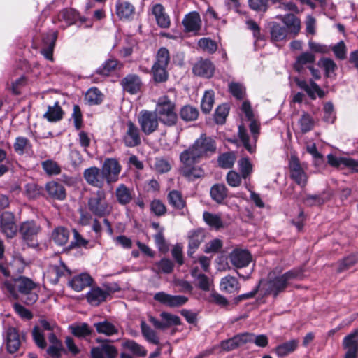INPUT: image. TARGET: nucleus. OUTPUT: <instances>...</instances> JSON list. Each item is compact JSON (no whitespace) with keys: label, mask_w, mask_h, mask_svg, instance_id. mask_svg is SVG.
I'll return each mask as SVG.
<instances>
[{"label":"nucleus","mask_w":358,"mask_h":358,"mask_svg":"<svg viewBox=\"0 0 358 358\" xmlns=\"http://www.w3.org/2000/svg\"><path fill=\"white\" fill-rule=\"evenodd\" d=\"M3 285L14 299H20L27 305H33L38 299V285L27 277L7 280Z\"/></svg>","instance_id":"1"},{"label":"nucleus","mask_w":358,"mask_h":358,"mask_svg":"<svg viewBox=\"0 0 358 358\" xmlns=\"http://www.w3.org/2000/svg\"><path fill=\"white\" fill-rule=\"evenodd\" d=\"M217 152V143L212 137L201 134L188 149L181 152L185 162L206 159Z\"/></svg>","instance_id":"2"},{"label":"nucleus","mask_w":358,"mask_h":358,"mask_svg":"<svg viewBox=\"0 0 358 358\" xmlns=\"http://www.w3.org/2000/svg\"><path fill=\"white\" fill-rule=\"evenodd\" d=\"M241 110L245 113L246 118L250 121L249 128L251 136H249L247 129L243 125L238 126V136L245 148L250 153H253L256 150V143L259 135L260 124L254 119L253 112L248 101H243Z\"/></svg>","instance_id":"3"},{"label":"nucleus","mask_w":358,"mask_h":358,"mask_svg":"<svg viewBox=\"0 0 358 358\" xmlns=\"http://www.w3.org/2000/svg\"><path fill=\"white\" fill-rule=\"evenodd\" d=\"M301 273V270L296 268L275 277L270 273L268 280L264 283L262 282V290L264 292V295H272L275 298L286 289L291 281L299 278Z\"/></svg>","instance_id":"4"},{"label":"nucleus","mask_w":358,"mask_h":358,"mask_svg":"<svg viewBox=\"0 0 358 358\" xmlns=\"http://www.w3.org/2000/svg\"><path fill=\"white\" fill-rule=\"evenodd\" d=\"M154 112L157 114L159 122L166 127L174 126L177 122L175 103L166 96L159 98Z\"/></svg>","instance_id":"5"},{"label":"nucleus","mask_w":358,"mask_h":358,"mask_svg":"<svg viewBox=\"0 0 358 358\" xmlns=\"http://www.w3.org/2000/svg\"><path fill=\"white\" fill-rule=\"evenodd\" d=\"M87 208L95 217H105L111 213L113 207L106 200V192L99 189L88 199Z\"/></svg>","instance_id":"6"},{"label":"nucleus","mask_w":358,"mask_h":358,"mask_svg":"<svg viewBox=\"0 0 358 358\" xmlns=\"http://www.w3.org/2000/svg\"><path fill=\"white\" fill-rule=\"evenodd\" d=\"M41 231V226L33 220L22 222L19 227V234L22 241L34 248L38 246V235Z\"/></svg>","instance_id":"7"},{"label":"nucleus","mask_w":358,"mask_h":358,"mask_svg":"<svg viewBox=\"0 0 358 358\" xmlns=\"http://www.w3.org/2000/svg\"><path fill=\"white\" fill-rule=\"evenodd\" d=\"M137 122L141 132L150 136L158 129L159 120L154 111L142 110L137 116Z\"/></svg>","instance_id":"8"},{"label":"nucleus","mask_w":358,"mask_h":358,"mask_svg":"<svg viewBox=\"0 0 358 358\" xmlns=\"http://www.w3.org/2000/svg\"><path fill=\"white\" fill-rule=\"evenodd\" d=\"M140 129L131 121L127 122L122 137L124 145L127 148H134L141 144Z\"/></svg>","instance_id":"9"},{"label":"nucleus","mask_w":358,"mask_h":358,"mask_svg":"<svg viewBox=\"0 0 358 358\" xmlns=\"http://www.w3.org/2000/svg\"><path fill=\"white\" fill-rule=\"evenodd\" d=\"M121 170V165L115 158L106 159L102 166V172L108 184L118 180Z\"/></svg>","instance_id":"10"},{"label":"nucleus","mask_w":358,"mask_h":358,"mask_svg":"<svg viewBox=\"0 0 358 358\" xmlns=\"http://www.w3.org/2000/svg\"><path fill=\"white\" fill-rule=\"evenodd\" d=\"M0 231L8 238H13L16 235L17 227L13 213L5 211L0 215Z\"/></svg>","instance_id":"11"},{"label":"nucleus","mask_w":358,"mask_h":358,"mask_svg":"<svg viewBox=\"0 0 358 358\" xmlns=\"http://www.w3.org/2000/svg\"><path fill=\"white\" fill-rule=\"evenodd\" d=\"M290 177L299 186L304 187L308 181V176L298 158L292 157L289 164Z\"/></svg>","instance_id":"12"},{"label":"nucleus","mask_w":358,"mask_h":358,"mask_svg":"<svg viewBox=\"0 0 358 358\" xmlns=\"http://www.w3.org/2000/svg\"><path fill=\"white\" fill-rule=\"evenodd\" d=\"M153 299L159 303L170 307H179L185 304L188 298L181 295H171L164 292H159L154 295Z\"/></svg>","instance_id":"13"},{"label":"nucleus","mask_w":358,"mask_h":358,"mask_svg":"<svg viewBox=\"0 0 358 358\" xmlns=\"http://www.w3.org/2000/svg\"><path fill=\"white\" fill-rule=\"evenodd\" d=\"M83 178L88 185L100 189L103 187L106 180L102 170L96 166L86 169L83 171Z\"/></svg>","instance_id":"14"},{"label":"nucleus","mask_w":358,"mask_h":358,"mask_svg":"<svg viewBox=\"0 0 358 358\" xmlns=\"http://www.w3.org/2000/svg\"><path fill=\"white\" fill-rule=\"evenodd\" d=\"M180 159L183 164L181 169L182 174L188 180H194L196 178H200L204 176V171L203 169L198 166H194V164L200 162L199 160H190V162H185L180 154Z\"/></svg>","instance_id":"15"},{"label":"nucleus","mask_w":358,"mask_h":358,"mask_svg":"<svg viewBox=\"0 0 358 358\" xmlns=\"http://www.w3.org/2000/svg\"><path fill=\"white\" fill-rule=\"evenodd\" d=\"M160 317L162 321H159L152 316L149 317V321L156 329H166L171 326H177L180 324V319L176 315H173L166 312H162L160 314Z\"/></svg>","instance_id":"16"},{"label":"nucleus","mask_w":358,"mask_h":358,"mask_svg":"<svg viewBox=\"0 0 358 358\" xmlns=\"http://www.w3.org/2000/svg\"><path fill=\"white\" fill-rule=\"evenodd\" d=\"M120 84L124 92L130 94H136L138 93L142 87V81L141 78L136 74H128L123 78Z\"/></svg>","instance_id":"17"},{"label":"nucleus","mask_w":358,"mask_h":358,"mask_svg":"<svg viewBox=\"0 0 358 358\" xmlns=\"http://www.w3.org/2000/svg\"><path fill=\"white\" fill-rule=\"evenodd\" d=\"M117 353V348L107 343L93 347L90 350L91 358H115Z\"/></svg>","instance_id":"18"},{"label":"nucleus","mask_w":358,"mask_h":358,"mask_svg":"<svg viewBox=\"0 0 358 358\" xmlns=\"http://www.w3.org/2000/svg\"><path fill=\"white\" fill-rule=\"evenodd\" d=\"M152 15L154 16L157 24L162 29H167L171 25V19L166 12L165 8L161 3H156L152 6Z\"/></svg>","instance_id":"19"},{"label":"nucleus","mask_w":358,"mask_h":358,"mask_svg":"<svg viewBox=\"0 0 358 358\" xmlns=\"http://www.w3.org/2000/svg\"><path fill=\"white\" fill-rule=\"evenodd\" d=\"M230 262L236 268L247 266L251 262L250 253L246 250H234L229 256Z\"/></svg>","instance_id":"20"},{"label":"nucleus","mask_w":358,"mask_h":358,"mask_svg":"<svg viewBox=\"0 0 358 358\" xmlns=\"http://www.w3.org/2000/svg\"><path fill=\"white\" fill-rule=\"evenodd\" d=\"M328 163L334 167L343 166L351 169L355 172H358V159H354L350 157H336L332 154L327 155Z\"/></svg>","instance_id":"21"},{"label":"nucleus","mask_w":358,"mask_h":358,"mask_svg":"<svg viewBox=\"0 0 358 358\" xmlns=\"http://www.w3.org/2000/svg\"><path fill=\"white\" fill-rule=\"evenodd\" d=\"M115 13L121 20H130L134 17L135 8L127 1L118 0L115 5Z\"/></svg>","instance_id":"22"},{"label":"nucleus","mask_w":358,"mask_h":358,"mask_svg":"<svg viewBox=\"0 0 358 358\" xmlns=\"http://www.w3.org/2000/svg\"><path fill=\"white\" fill-rule=\"evenodd\" d=\"M135 194L133 189L124 184H120L115 189V196L117 202L121 206H127L133 200Z\"/></svg>","instance_id":"23"},{"label":"nucleus","mask_w":358,"mask_h":358,"mask_svg":"<svg viewBox=\"0 0 358 358\" xmlns=\"http://www.w3.org/2000/svg\"><path fill=\"white\" fill-rule=\"evenodd\" d=\"M57 34L55 31L47 34L43 37V47L41 50V54L48 59L53 60V50Z\"/></svg>","instance_id":"24"},{"label":"nucleus","mask_w":358,"mask_h":358,"mask_svg":"<svg viewBox=\"0 0 358 358\" xmlns=\"http://www.w3.org/2000/svg\"><path fill=\"white\" fill-rule=\"evenodd\" d=\"M214 70V65L208 59L198 61L193 66L194 73L204 78H210L213 75Z\"/></svg>","instance_id":"25"},{"label":"nucleus","mask_w":358,"mask_h":358,"mask_svg":"<svg viewBox=\"0 0 358 358\" xmlns=\"http://www.w3.org/2000/svg\"><path fill=\"white\" fill-rule=\"evenodd\" d=\"M92 282V277L86 273L75 275L69 281V285L76 292H80L85 287H90Z\"/></svg>","instance_id":"26"},{"label":"nucleus","mask_w":358,"mask_h":358,"mask_svg":"<svg viewBox=\"0 0 358 358\" xmlns=\"http://www.w3.org/2000/svg\"><path fill=\"white\" fill-rule=\"evenodd\" d=\"M70 275V270L67 268L61 259L59 261V264L52 266L48 272L50 280L53 284H57L61 277Z\"/></svg>","instance_id":"27"},{"label":"nucleus","mask_w":358,"mask_h":358,"mask_svg":"<svg viewBox=\"0 0 358 358\" xmlns=\"http://www.w3.org/2000/svg\"><path fill=\"white\" fill-rule=\"evenodd\" d=\"M109 294L108 291L103 290L99 287H95L91 288L87 292L86 298L91 305L98 306L101 302L106 301Z\"/></svg>","instance_id":"28"},{"label":"nucleus","mask_w":358,"mask_h":358,"mask_svg":"<svg viewBox=\"0 0 358 358\" xmlns=\"http://www.w3.org/2000/svg\"><path fill=\"white\" fill-rule=\"evenodd\" d=\"M182 24L187 31H197L200 29L201 20L197 12H191L186 15L182 20Z\"/></svg>","instance_id":"29"},{"label":"nucleus","mask_w":358,"mask_h":358,"mask_svg":"<svg viewBox=\"0 0 358 358\" xmlns=\"http://www.w3.org/2000/svg\"><path fill=\"white\" fill-rule=\"evenodd\" d=\"M45 190L49 196L56 200H64L66 198V190L60 183L51 181L45 185Z\"/></svg>","instance_id":"30"},{"label":"nucleus","mask_w":358,"mask_h":358,"mask_svg":"<svg viewBox=\"0 0 358 358\" xmlns=\"http://www.w3.org/2000/svg\"><path fill=\"white\" fill-rule=\"evenodd\" d=\"M297 85L306 91L308 96L312 99H316V95L319 97L324 96V92L320 89L319 85L313 80L307 83L306 80H298Z\"/></svg>","instance_id":"31"},{"label":"nucleus","mask_w":358,"mask_h":358,"mask_svg":"<svg viewBox=\"0 0 358 358\" xmlns=\"http://www.w3.org/2000/svg\"><path fill=\"white\" fill-rule=\"evenodd\" d=\"M204 236V231L201 229H198L196 230H194L189 232V249L187 251V255L189 256H192L195 250L199 247L200 244L203 242Z\"/></svg>","instance_id":"32"},{"label":"nucleus","mask_w":358,"mask_h":358,"mask_svg":"<svg viewBox=\"0 0 358 358\" xmlns=\"http://www.w3.org/2000/svg\"><path fill=\"white\" fill-rule=\"evenodd\" d=\"M20 335L15 328L10 327L7 330L6 346L9 353H15L20 346Z\"/></svg>","instance_id":"33"},{"label":"nucleus","mask_w":358,"mask_h":358,"mask_svg":"<svg viewBox=\"0 0 358 358\" xmlns=\"http://www.w3.org/2000/svg\"><path fill=\"white\" fill-rule=\"evenodd\" d=\"M78 19L80 20L81 24L86 22V19L80 17L78 13L73 9H64L58 15V20L65 22L67 26L76 23Z\"/></svg>","instance_id":"34"},{"label":"nucleus","mask_w":358,"mask_h":358,"mask_svg":"<svg viewBox=\"0 0 358 358\" xmlns=\"http://www.w3.org/2000/svg\"><path fill=\"white\" fill-rule=\"evenodd\" d=\"M96 331L99 334L111 336L118 334V327L108 320H103L94 324Z\"/></svg>","instance_id":"35"},{"label":"nucleus","mask_w":358,"mask_h":358,"mask_svg":"<svg viewBox=\"0 0 358 358\" xmlns=\"http://www.w3.org/2000/svg\"><path fill=\"white\" fill-rule=\"evenodd\" d=\"M220 289L227 293H235L239 291L240 285L235 277L227 275L221 279Z\"/></svg>","instance_id":"36"},{"label":"nucleus","mask_w":358,"mask_h":358,"mask_svg":"<svg viewBox=\"0 0 358 358\" xmlns=\"http://www.w3.org/2000/svg\"><path fill=\"white\" fill-rule=\"evenodd\" d=\"M342 344L348 351L358 353V328L345 336Z\"/></svg>","instance_id":"37"},{"label":"nucleus","mask_w":358,"mask_h":358,"mask_svg":"<svg viewBox=\"0 0 358 358\" xmlns=\"http://www.w3.org/2000/svg\"><path fill=\"white\" fill-rule=\"evenodd\" d=\"M71 334L79 338H85L90 336L93 330L87 323L72 324L69 327Z\"/></svg>","instance_id":"38"},{"label":"nucleus","mask_w":358,"mask_h":358,"mask_svg":"<svg viewBox=\"0 0 358 358\" xmlns=\"http://www.w3.org/2000/svg\"><path fill=\"white\" fill-rule=\"evenodd\" d=\"M299 342L296 339L290 340L278 345L275 352L278 357H282L293 352L297 348Z\"/></svg>","instance_id":"39"},{"label":"nucleus","mask_w":358,"mask_h":358,"mask_svg":"<svg viewBox=\"0 0 358 358\" xmlns=\"http://www.w3.org/2000/svg\"><path fill=\"white\" fill-rule=\"evenodd\" d=\"M210 193L213 200L221 203L227 198L228 191L224 184H215L212 186Z\"/></svg>","instance_id":"40"},{"label":"nucleus","mask_w":358,"mask_h":358,"mask_svg":"<svg viewBox=\"0 0 358 358\" xmlns=\"http://www.w3.org/2000/svg\"><path fill=\"white\" fill-rule=\"evenodd\" d=\"M63 110L59 102H55L53 106H48L47 112L43 115L49 122H57L62 118Z\"/></svg>","instance_id":"41"},{"label":"nucleus","mask_w":358,"mask_h":358,"mask_svg":"<svg viewBox=\"0 0 358 358\" xmlns=\"http://www.w3.org/2000/svg\"><path fill=\"white\" fill-rule=\"evenodd\" d=\"M52 238L59 245H64L69 238V231L63 227L55 228L52 233Z\"/></svg>","instance_id":"42"},{"label":"nucleus","mask_w":358,"mask_h":358,"mask_svg":"<svg viewBox=\"0 0 358 358\" xmlns=\"http://www.w3.org/2000/svg\"><path fill=\"white\" fill-rule=\"evenodd\" d=\"M170 62V54L167 48H160L155 55L154 66L167 68Z\"/></svg>","instance_id":"43"},{"label":"nucleus","mask_w":358,"mask_h":358,"mask_svg":"<svg viewBox=\"0 0 358 358\" xmlns=\"http://www.w3.org/2000/svg\"><path fill=\"white\" fill-rule=\"evenodd\" d=\"M141 329L142 334L147 341L155 345H158L159 343V338L156 331L148 326L145 322L142 321L141 322Z\"/></svg>","instance_id":"44"},{"label":"nucleus","mask_w":358,"mask_h":358,"mask_svg":"<svg viewBox=\"0 0 358 358\" xmlns=\"http://www.w3.org/2000/svg\"><path fill=\"white\" fill-rule=\"evenodd\" d=\"M103 95L96 87H92L85 94V101L90 105H99L103 101Z\"/></svg>","instance_id":"45"},{"label":"nucleus","mask_w":358,"mask_h":358,"mask_svg":"<svg viewBox=\"0 0 358 358\" xmlns=\"http://www.w3.org/2000/svg\"><path fill=\"white\" fill-rule=\"evenodd\" d=\"M282 21L289 29V31L294 35L300 30V20L294 14H287L282 17Z\"/></svg>","instance_id":"46"},{"label":"nucleus","mask_w":358,"mask_h":358,"mask_svg":"<svg viewBox=\"0 0 358 358\" xmlns=\"http://www.w3.org/2000/svg\"><path fill=\"white\" fill-rule=\"evenodd\" d=\"M315 59V56L312 53L308 52H303L297 57L294 65V69L298 72H301L304 65L313 64Z\"/></svg>","instance_id":"47"},{"label":"nucleus","mask_w":358,"mask_h":358,"mask_svg":"<svg viewBox=\"0 0 358 358\" xmlns=\"http://www.w3.org/2000/svg\"><path fill=\"white\" fill-rule=\"evenodd\" d=\"M169 204L176 209H182L185 206V201L181 193L177 190H173L168 194Z\"/></svg>","instance_id":"48"},{"label":"nucleus","mask_w":358,"mask_h":358,"mask_svg":"<svg viewBox=\"0 0 358 358\" xmlns=\"http://www.w3.org/2000/svg\"><path fill=\"white\" fill-rule=\"evenodd\" d=\"M13 148L17 154L22 155L31 148V144L27 138L18 136L15 138Z\"/></svg>","instance_id":"49"},{"label":"nucleus","mask_w":358,"mask_h":358,"mask_svg":"<svg viewBox=\"0 0 358 358\" xmlns=\"http://www.w3.org/2000/svg\"><path fill=\"white\" fill-rule=\"evenodd\" d=\"M287 31L285 27L276 22H272L271 27V37L273 41H280L287 36Z\"/></svg>","instance_id":"50"},{"label":"nucleus","mask_w":358,"mask_h":358,"mask_svg":"<svg viewBox=\"0 0 358 358\" xmlns=\"http://www.w3.org/2000/svg\"><path fill=\"white\" fill-rule=\"evenodd\" d=\"M151 73L154 82L157 83H165L169 78L167 68L152 65Z\"/></svg>","instance_id":"51"},{"label":"nucleus","mask_w":358,"mask_h":358,"mask_svg":"<svg viewBox=\"0 0 358 358\" xmlns=\"http://www.w3.org/2000/svg\"><path fill=\"white\" fill-rule=\"evenodd\" d=\"M123 347L131 351L134 355L145 357L147 354L146 350L138 343L132 340H127L122 344Z\"/></svg>","instance_id":"52"},{"label":"nucleus","mask_w":358,"mask_h":358,"mask_svg":"<svg viewBox=\"0 0 358 358\" xmlns=\"http://www.w3.org/2000/svg\"><path fill=\"white\" fill-rule=\"evenodd\" d=\"M214 104V92L213 90H207L205 92L201 103V108L204 113H208L212 110Z\"/></svg>","instance_id":"53"},{"label":"nucleus","mask_w":358,"mask_h":358,"mask_svg":"<svg viewBox=\"0 0 358 358\" xmlns=\"http://www.w3.org/2000/svg\"><path fill=\"white\" fill-rule=\"evenodd\" d=\"M180 116L181 119L185 121H194L197 119L199 116V111L194 107L191 106H185L180 111Z\"/></svg>","instance_id":"54"},{"label":"nucleus","mask_w":358,"mask_h":358,"mask_svg":"<svg viewBox=\"0 0 358 358\" xmlns=\"http://www.w3.org/2000/svg\"><path fill=\"white\" fill-rule=\"evenodd\" d=\"M299 124L301 132L305 134L313 129L314 120L308 113H304L299 120Z\"/></svg>","instance_id":"55"},{"label":"nucleus","mask_w":358,"mask_h":358,"mask_svg":"<svg viewBox=\"0 0 358 358\" xmlns=\"http://www.w3.org/2000/svg\"><path fill=\"white\" fill-rule=\"evenodd\" d=\"M235 155L231 152H225L218 157L217 162L220 167L223 169H230L235 162Z\"/></svg>","instance_id":"56"},{"label":"nucleus","mask_w":358,"mask_h":358,"mask_svg":"<svg viewBox=\"0 0 358 358\" xmlns=\"http://www.w3.org/2000/svg\"><path fill=\"white\" fill-rule=\"evenodd\" d=\"M203 217L206 224L212 227L219 229L223 226L221 217L218 215L204 212Z\"/></svg>","instance_id":"57"},{"label":"nucleus","mask_w":358,"mask_h":358,"mask_svg":"<svg viewBox=\"0 0 358 358\" xmlns=\"http://www.w3.org/2000/svg\"><path fill=\"white\" fill-rule=\"evenodd\" d=\"M32 337L36 345L41 349H45L47 346L46 341L45 340V336L43 330L39 327L36 326L32 330Z\"/></svg>","instance_id":"58"},{"label":"nucleus","mask_w":358,"mask_h":358,"mask_svg":"<svg viewBox=\"0 0 358 358\" xmlns=\"http://www.w3.org/2000/svg\"><path fill=\"white\" fill-rule=\"evenodd\" d=\"M42 168L50 176L57 175L61 172L59 165L55 161L48 159L42 162Z\"/></svg>","instance_id":"59"},{"label":"nucleus","mask_w":358,"mask_h":358,"mask_svg":"<svg viewBox=\"0 0 358 358\" xmlns=\"http://www.w3.org/2000/svg\"><path fill=\"white\" fill-rule=\"evenodd\" d=\"M152 166L157 172L160 173L168 172L171 169L170 163L163 157H156Z\"/></svg>","instance_id":"60"},{"label":"nucleus","mask_w":358,"mask_h":358,"mask_svg":"<svg viewBox=\"0 0 358 358\" xmlns=\"http://www.w3.org/2000/svg\"><path fill=\"white\" fill-rule=\"evenodd\" d=\"M241 176L246 178L252 172V164L248 157H243L238 162Z\"/></svg>","instance_id":"61"},{"label":"nucleus","mask_w":358,"mask_h":358,"mask_svg":"<svg viewBox=\"0 0 358 358\" xmlns=\"http://www.w3.org/2000/svg\"><path fill=\"white\" fill-rule=\"evenodd\" d=\"M358 262V252L352 254L344 258L340 263L338 267V272H343L352 267L354 264Z\"/></svg>","instance_id":"62"},{"label":"nucleus","mask_w":358,"mask_h":358,"mask_svg":"<svg viewBox=\"0 0 358 358\" xmlns=\"http://www.w3.org/2000/svg\"><path fill=\"white\" fill-rule=\"evenodd\" d=\"M318 65L324 69L327 76H329L337 69L336 63L331 59L326 57L320 59Z\"/></svg>","instance_id":"63"},{"label":"nucleus","mask_w":358,"mask_h":358,"mask_svg":"<svg viewBox=\"0 0 358 358\" xmlns=\"http://www.w3.org/2000/svg\"><path fill=\"white\" fill-rule=\"evenodd\" d=\"M229 107L227 104L219 106L215 113V120L217 124H223L229 114Z\"/></svg>","instance_id":"64"}]
</instances>
